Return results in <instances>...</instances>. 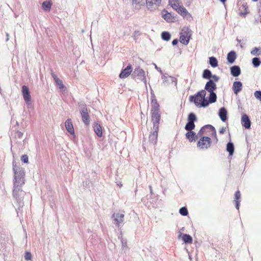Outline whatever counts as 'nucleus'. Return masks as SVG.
<instances>
[{
	"mask_svg": "<svg viewBox=\"0 0 261 261\" xmlns=\"http://www.w3.org/2000/svg\"><path fill=\"white\" fill-rule=\"evenodd\" d=\"M241 120L244 127L246 128H249L250 127L251 122L248 116L246 114L242 115Z\"/></svg>",
	"mask_w": 261,
	"mask_h": 261,
	"instance_id": "obj_20",
	"label": "nucleus"
},
{
	"mask_svg": "<svg viewBox=\"0 0 261 261\" xmlns=\"http://www.w3.org/2000/svg\"><path fill=\"white\" fill-rule=\"evenodd\" d=\"M51 75L54 78L56 86L63 92L66 91V88L64 85L62 81L59 79L57 77V75L54 72L51 73Z\"/></svg>",
	"mask_w": 261,
	"mask_h": 261,
	"instance_id": "obj_16",
	"label": "nucleus"
},
{
	"mask_svg": "<svg viewBox=\"0 0 261 261\" xmlns=\"http://www.w3.org/2000/svg\"><path fill=\"white\" fill-rule=\"evenodd\" d=\"M211 138L208 137H202L197 143V147L200 149H206L210 147Z\"/></svg>",
	"mask_w": 261,
	"mask_h": 261,
	"instance_id": "obj_7",
	"label": "nucleus"
},
{
	"mask_svg": "<svg viewBox=\"0 0 261 261\" xmlns=\"http://www.w3.org/2000/svg\"><path fill=\"white\" fill-rule=\"evenodd\" d=\"M179 213L182 216H187L188 215V210L186 207H182L179 209Z\"/></svg>",
	"mask_w": 261,
	"mask_h": 261,
	"instance_id": "obj_37",
	"label": "nucleus"
},
{
	"mask_svg": "<svg viewBox=\"0 0 261 261\" xmlns=\"http://www.w3.org/2000/svg\"><path fill=\"white\" fill-rule=\"evenodd\" d=\"M242 84L240 82H234L233 84L232 89L236 95L242 90Z\"/></svg>",
	"mask_w": 261,
	"mask_h": 261,
	"instance_id": "obj_21",
	"label": "nucleus"
},
{
	"mask_svg": "<svg viewBox=\"0 0 261 261\" xmlns=\"http://www.w3.org/2000/svg\"><path fill=\"white\" fill-rule=\"evenodd\" d=\"M145 4V0H133V5L136 9H140Z\"/></svg>",
	"mask_w": 261,
	"mask_h": 261,
	"instance_id": "obj_23",
	"label": "nucleus"
},
{
	"mask_svg": "<svg viewBox=\"0 0 261 261\" xmlns=\"http://www.w3.org/2000/svg\"><path fill=\"white\" fill-rule=\"evenodd\" d=\"M163 83L162 84L164 86H169L170 85H175L176 82V79L174 77L164 75L162 76Z\"/></svg>",
	"mask_w": 261,
	"mask_h": 261,
	"instance_id": "obj_12",
	"label": "nucleus"
},
{
	"mask_svg": "<svg viewBox=\"0 0 261 261\" xmlns=\"http://www.w3.org/2000/svg\"><path fill=\"white\" fill-rule=\"evenodd\" d=\"M119 186H120V187H121V186H122V185L119 184Z\"/></svg>",
	"mask_w": 261,
	"mask_h": 261,
	"instance_id": "obj_56",
	"label": "nucleus"
},
{
	"mask_svg": "<svg viewBox=\"0 0 261 261\" xmlns=\"http://www.w3.org/2000/svg\"><path fill=\"white\" fill-rule=\"evenodd\" d=\"M221 2H222L223 3H224L226 0H220Z\"/></svg>",
	"mask_w": 261,
	"mask_h": 261,
	"instance_id": "obj_50",
	"label": "nucleus"
},
{
	"mask_svg": "<svg viewBox=\"0 0 261 261\" xmlns=\"http://www.w3.org/2000/svg\"><path fill=\"white\" fill-rule=\"evenodd\" d=\"M254 96L255 98L261 101V91H256L254 92Z\"/></svg>",
	"mask_w": 261,
	"mask_h": 261,
	"instance_id": "obj_41",
	"label": "nucleus"
},
{
	"mask_svg": "<svg viewBox=\"0 0 261 261\" xmlns=\"http://www.w3.org/2000/svg\"><path fill=\"white\" fill-rule=\"evenodd\" d=\"M252 64L254 67H257L260 65L261 61L258 58L255 57L252 59Z\"/></svg>",
	"mask_w": 261,
	"mask_h": 261,
	"instance_id": "obj_35",
	"label": "nucleus"
},
{
	"mask_svg": "<svg viewBox=\"0 0 261 261\" xmlns=\"http://www.w3.org/2000/svg\"><path fill=\"white\" fill-rule=\"evenodd\" d=\"M241 47L243 48V46L242 45H240Z\"/></svg>",
	"mask_w": 261,
	"mask_h": 261,
	"instance_id": "obj_54",
	"label": "nucleus"
},
{
	"mask_svg": "<svg viewBox=\"0 0 261 261\" xmlns=\"http://www.w3.org/2000/svg\"><path fill=\"white\" fill-rule=\"evenodd\" d=\"M2 90L1 88L0 87V94H2Z\"/></svg>",
	"mask_w": 261,
	"mask_h": 261,
	"instance_id": "obj_52",
	"label": "nucleus"
},
{
	"mask_svg": "<svg viewBox=\"0 0 261 261\" xmlns=\"http://www.w3.org/2000/svg\"><path fill=\"white\" fill-rule=\"evenodd\" d=\"M237 41H238V42H240V40H239V39H237Z\"/></svg>",
	"mask_w": 261,
	"mask_h": 261,
	"instance_id": "obj_53",
	"label": "nucleus"
},
{
	"mask_svg": "<svg viewBox=\"0 0 261 261\" xmlns=\"http://www.w3.org/2000/svg\"><path fill=\"white\" fill-rule=\"evenodd\" d=\"M25 101L28 108H32L33 107L32 102H31V100H29V102L27 101Z\"/></svg>",
	"mask_w": 261,
	"mask_h": 261,
	"instance_id": "obj_44",
	"label": "nucleus"
},
{
	"mask_svg": "<svg viewBox=\"0 0 261 261\" xmlns=\"http://www.w3.org/2000/svg\"><path fill=\"white\" fill-rule=\"evenodd\" d=\"M178 43V40L177 39H174L172 42V44L173 45H176Z\"/></svg>",
	"mask_w": 261,
	"mask_h": 261,
	"instance_id": "obj_47",
	"label": "nucleus"
},
{
	"mask_svg": "<svg viewBox=\"0 0 261 261\" xmlns=\"http://www.w3.org/2000/svg\"><path fill=\"white\" fill-rule=\"evenodd\" d=\"M147 8L150 10L156 9L161 3V0H145Z\"/></svg>",
	"mask_w": 261,
	"mask_h": 261,
	"instance_id": "obj_14",
	"label": "nucleus"
},
{
	"mask_svg": "<svg viewBox=\"0 0 261 261\" xmlns=\"http://www.w3.org/2000/svg\"><path fill=\"white\" fill-rule=\"evenodd\" d=\"M237 55L236 52L231 51L227 54V60L229 63L232 64L235 61Z\"/></svg>",
	"mask_w": 261,
	"mask_h": 261,
	"instance_id": "obj_26",
	"label": "nucleus"
},
{
	"mask_svg": "<svg viewBox=\"0 0 261 261\" xmlns=\"http://www.w3.org/2000/svg\"><path fill=\"white\" fill-rule=\"evenodd\" d=\"M23 135V133H21V132L17 131L15 133V138L16 139L21 140L22 138Z\"/></svg>",
	"mask_w": 261,
	"mask_h": 261,
	"instance_id": "obj_39",
	"label": "nucleus"
},
{
	"mask_svg": "<svg viewBox=\"0 0 261 261\" xmlns=\"http://www.w3.org/2000/svg\"><path fill=\"white\" fill-rule=\"evenodd\" d=\"M153 65H154V67H155V68L156 70H158L159 71H160V72H161V69L160 68H159V67L156 66V65L155 64H153Z\"/></svg>",
	"mask_w": 261,
	"mask_h": 261,
	"instance_id": "obj_48",
	"label": "nucleus"
},
{
	"mask_svg": "<svg viewBox=\"0 0 261 261\" xmlns=\"http://www.w3.org/2000/svg\"><path fill=\"white\" fill-rule=\"evenodd\" d=\"M22 95L24 101L29 102V100H31V96L29 88L25 85L22 87Z\"/></svg>",
	"mask_w": 261,
	"mask_h": 261,
	"instance_id": "obj_17",
	"label": "nucleus"
},
{
	"mask_svg": "<svg viewBox=\"0 0 261 261\" xmlns=\"http://www.w3.org/2000/svg\"><path fill=\"white\" fill-rule=\"evenodd\" d=\"M209 63L214 68L217 67L218 65L217 59L214 57L209 58Z\"/></svg>",
	"mask_w": 261,
	"mask_h": 261,
	"instance_id": "obj_29",
	"label": "nucleus"
},
{
	"mask_svg": "<svg viewBox=\"0 0 261 261\" xmlns=\"http://www.w3.org/2000/svg\"><path fill=\"white\" fill-rule=\"evenodd\" d=\"M65 126L66 130L71 134H74V130L71 119H67L65 122Z\"/></svg>",
	"mask_w": 261,
	"mask_h": 261,
	"instance_id": "obj_19",
	"label": "nucleus"
},
{
	"mask_svg": "<svg viewBox=\"0 0 261 261\" xmlns=\"http://www.w3.org/2000/svg\"><path fill=\"white\" fill-rule=\"evenodd\" d=\"M27 260H30L32 259V254L30 252H26L24 256Z\"/></svg>",
	"mask_w": 261,
	"mask_h": 261,
	"instance_id": "obj_40",
	"label": "nucleus"
},
{
	"mask_svg": "<svg viewBox=\"0 0 261 261\" xmlns=\"http://www.w3.org/2000/svg\"><path fill=\"white\" fill-rule=\"evenodd\" d=\"M151 121L153 123V132L149 135V141L153 144H155L157 141L158 133L159 130V122L161 119V114L159 111V105L157 101L154 99V95L151 97Z\"/></svg>",
	"mask_w": 261,
	"mask_h": 261,
	"instance_id": "obj_1",
	"label": "nucleus"
},
{
	"mask_svg": "<svg viewBox=\"0 0 261 261\" xmlns=\"http://www.w3.org/2000/svg\"><path fill=\"white\" fill-rule=\"evenodd\" d=\"M113 223L118 227L121 224L124 220V214L121 212L114 213L113 215Z\"/></svg>",
	"mask_w": 261,
	"mask_h": 261,
	"instance_id": "obj_10",
	"label": "nucleus"
},
{
	"mask_svg": "<svg viewBox=\"0 0 261 261\" xmlns=\"http://www.w3.org/2000/svg\"><path fill=\"white\" fill-rule=\"evenodd\" d=\"M134 74L138 77V79L143 81L147 88V81L145 71L140 67L136 68L134 71Z\"/></svg>",
	"mask_w": 261,
	"mask_h": 261,
	"instance_id": "obj_9",
	"label": "nucleus"
},
{
	"mask_svg": "<svg viewBox=\"0 0 261 261\" xmlns=\"http://www.w3.org/2000/svg\"><path fill=\"white\" fill-rule=\"evenodd\" d=\"M162 38L164 40L169 41L170 39L171 35L167 32H163L162 33Z\"/></svg>",
	"mask_w": 261,
	"mask_h": 261,
	"instance_id": "obj_34",
	"label": "nucleus"
},
{
	"mask_svg": "<svg viewBox=\"0 0 261 261\" xmlns=\"http://www.w3.org/2000/svg\"><path fill=\"white\" fill-rule=\"evenodd\" d=\"M6 36L7 37L6 41H7L9 40V34L8 33H7Z\"/></svg>",
	"mask_w": 261,
	"mask_h": 261,
	"instance_id": "obj_49",
	"label": "nucleus"
},
{
	"mask_svg": "<svg viewBox=\"0 0 261 261\" xmlns=\"http://www.w3.org/2000/svg\"><path fill=\"white\" fill-rule=\"evenodd\" d=\"M149 188H150V193H152V188H151V186H149Z\"/></svg>",
	"mask_w": 261,
	"mask_h": 261,
	"instance_id": "obj_51",
	"label": "nucleus"
},
{
	"mask_svg": "<svg viewBox=\"0 0 261 261\" xmlns=\"http://www.w3.org/2000/svg\"><path fill=\"white\" fill-rule=\"evenodd\" d=\"M182 240L186 243L191 244L192 243V238L189 234H184L182 237Z\"/></svg>",
	"mask_w": 261,
	"mask_h": 261,
	"instance_id": "obj_30",
	"label": "nucleus"
},
{
	"mask_svg": "<svg viewBox=\"0 0 261 261\" xmlns=\"http://www.w3.org/2000/svg\"><path fill=\"white\" fill-rule=\"evenodd\" d=\"M227 112L225 108L223 107L220 109L219 116L222 121L224 122L227 120Z\"/></svg>",
	"mask_w": 261,
	"mask_h": 261,
	"instance_id": "obj_22",
	"label": "nucleus"
},
{
	"mask_svg": "<svg viewBox=\"0 0 261 261\" xmlns=\"http://www.w3.org/2000/svg\"><path fill=\"white\" fill-rule=\"evenodd\" d=\"M251 54L252 56H259L261 55V48L260 47H254L251 50Z\"/></svg>",
	"mask_w": 261,
	"mask_h": 261,
	"instance_id": "obj_32",
	"label": "nucleus"
},
{
	"mask_svg": "<svg viewBox=\"0 0 261 261\" xmlns=\"http://www.w3.org/2000/svg\"><path fill=\"white\" fill-rule=\"evenodd\" d=\"M203 77L206 79H209L212 76V73L210 70L208 69H205L203 73Z\"/></svg>",
	"mask_w": 261,
	"mask_h": 261,
	"instance_id": "obj_33",
	"label": "nucleus"
},
{
	"mask_svg": "<svg viewBox=\"0 0 261 261\" xmlns=\"http://www.w3.org/2000/svg\"><path fill=\"white\" fill-rule=\"evenodd\" d=\"M13 169L14 173V182L24 184V171L23 168L17 166L14 162H13Z\"/></svg>",
	"mask_w": 261,
	"mask_h": 261,
	"instance_id": "obj_4",
	"label": "nucleus"
},
{
	"mask_svg": "<svg viewBox=\"0 0 261 261\" xmlns=\"http://www.w3.org/2000/svg\"><path fill=\"white\" fill-rule=\"evenodd\" d=\"M226 150L229 152V155H232L234 151L233 144L231 142L227 143Z\"/></svg>",
	"mask_w": 261,
	"mask_h": 261,
	"instance_id": "obj_31",
	"label": "nucleus"
},
{
	"mask_svg": "<svg viewBox=\"0 0 261 261\" xmlns=\"http://www.w3.org/2000/svg\"><path fill=\"white\" fill-rule=\"evenodd\" d=\"M52 2L50 1H44L42 4V7L44 11L49 12L50 10Z\"/></svg>",
	"mask_w": 261,
	"mask_h": 261,
	"instance_id": "obj_25",
	"label": "nucleus"
},
{
	"mask_svg": "<svg viewBox=\"0 0 261 261\" xmlns=\"http://www.w3.org/2000/svg\"><path fill=\"white\" fill-rule=\"evenodd\" d=\"M174 8L173 9L187 20H190L192 19L191 15L188 12L187 10L185 7L180 5H174Z\"/></svg>",
	"mask_w": 261,
	"mask_h": 261,
	"instance_id": "obj_8",
	"label": "nucleus"
},
{
	"mask_svg": "<svg viewBox=\"0 0 261 261\" xmlns=\"http://www.w3.org/2000/svg\"><path fill=\"white\" fill-rule=\"evenodd\" d=\"M180 42L185 45L189 43L191 36V30L188 27H184L180 34Z\"/></svg>",
	"mask_w": 261,
	"mask_h": 261,
	"instance_id": "obj_6",
	"label": "nucleus"
},
{
	"mask_svg": "<svg viewBox=\"0 0 261 261\" xmlns=\"http://www.w3.org/2000/svg\"><path fill=\"white\" fill-rule=\"evenodd\" d=\"M196 120V117L195 115L192 113L189 115L188 117V122L185 126V129L187 131H191L195 127L194 121Z\"/></svg>",
	"mask_w": 261,
	"mask_h": 261,
	"instance_id": "obj_11",
	"label": "nucleus"
},
{
	"mask_svg": "<svg viewBox=\"0 0 261 261\" xmlns=\"http://www.w3.org/2000/svg\"><path fill=\"white\" fill-rule=\"evenodd\" d=\"M169 2L171 7L174 8V5H180L179 0H169Z\"/></svg>",
	"mask_w": 261,
	"mask_h": 261,
	"instance_id": "obj_38",
	"label": "nucleus"
},
{
	"mask_svg": "<svg viewBox=\"0 0 261 261\" xmlns=\"http://www.w3.org/2000/svg\"><path fill=\"white\" fill-rule=\"evenodd\" d=\"M121 244H122V249L123 250H126L127 249V247L126 242L123 240H122Z\"/></svg>",
	"mask_w": 261,
	"mask_h": 261,
	"instance_id": "obj_43",
	"label": "nucleus"
},
{
	"mask_svg": "<svg viewBox=\"0 0 261 261\" xmlns=\"http://www.w3.org/2000/svg\"><path fill=\"white\" fill-rule=\"evenodd\" d=\"M230 72L233 76H238L241 73V69L239 66H233L230 68Z\"/></svg>",
	"mask_w": 261,
	"mask_h": 261,
	"instance_id": "obj_27",
	"label": "nucleus"
},
{
	"mask_svg": "<svg viewBox=\"0 0 261 261\" xmlns=\"http://www.w3.org/2000/svg\"><path fill=\"white\" fill-rule=\"evenodd\" d=\"M81 114L83 122L86 125H89L90 123V117L88 113L87 109L86 106H83L81 109Z\"/></svg>",
	"mask_w": 261,
	"mask_h": 261,
	"instance_id": "obj_15",
	"label": "nucleus"
},
{
	"mask_svg": "<svg viewBox=\"0 0 261 261\" xmlns=\"http://www.w3.org/2000/svg\"><path fill=\"white\" fill-rule=\"evenodd\" d=\"M234 197V201L236 202V207L237 210H239L240 203V201H239V200L241 198V193L239 191H238L236 192Z\"/></svg>",
	"mask_w": 261,
	"mask_h": 261,
	"instance_id": "obj_28",
	"label": "nucleus"
},
{
	"mask_svg": "<svg viewBox=\"0 0 261 261\" xmlns=\"http://www.w3.org/2000/svg\"><path fill=\"white\" fill-rule=\"evenodd\" d=\"M23 184H20L16 182H14V189L13 194L14 197L17 200L20 199V197L22 194L23 192L21 187Z\"/></svg>",
	"mask_w": 261,
	"mask_h": 261,
	"instance_id": "obj_13",
	"label": "nucleus"
},
{
	"mask_svg": "<svg viewBox=\"0 0 261 261\" xmlns=\"http://www.w3.org/2000/svg\"><path fill=\"white\" fill-rule=\"evenodd\" d=\"M93 128L96 135L100 137L102 136V127L98 123H95L93 125Z\"/></svg>",
	"mask_w": 261,
	"mask_h": 261,
	"instance_id": "obj_24",
	"label": "nucleus"
},
{
	"mask_svg": "<svg viewBox=\"0 0 261 261\" xmlns=\"http://www.w3.org/2000/svg\"><path fill=\"white\" fill-rule=\"evenodd\" d=\"M216 85L211 80L207 82L205 85V90L210 92V102L211 103H214L216 101L217 95L214 92V91L216 89Z\"/></svg>",
	"mask_w": 261,
	"mask_h": 261,
	"instance_id": "obj_5",
	"label": "nucleus"
},
{
	"mask_svg": "<svg viewBox=\"0 0 261 261\" xmlns=\"http://www.w3.org/2000/svg\"><path fill=\"white\" fill-rule=\"evenodd\" d=\"M203 135H212L216 137V132L213 126L211 125H206L201 128L197 135H196L195 132L191 130L188 131V132L186 134V136L189 141L192 142L195 141L196 139H197L198 136L200 137Z\"/></svg>",
	"mask_w": 261,
	"mask_h": 261,
	"instance_id": "obj_2",
	"label": "nucleus"
},
{
	"mask_svg": "<svg viewBox=\"0 0 261 261\" xmlns=\"http://www.w3.org/2000/svg\"><path fill=\"white\" fill-rule=\"evenodd\" d=\"M225 131H226V128L225 127H222L220 129L219 132H220V134H223Z\"/></svg>",
	"mask_w": 261,
	"mask_h": 261,
	"instance_id": "obj_46",
	"label": "nucleus"
},
{
	"mask_svg": "<svg viewBox=\"0 0 261 261\" xmlns=\"http://www.w3.org/2000/svg\"><path fill=\"white\" fill-rule=\"evenodd\" d=\"M211 77L215 80V82H217L219 80V77L217 75H212Z\"/></svg>",
	"mask_w": 261,
	"mask_h": 261,
	"instance_id": "obj_45",
	"label": "nucleus"
},
{
	"mask_svg": "<svg viewBox=\"0 0 261 261\" xmlns=\"http://www.w3.org/2000/svg\"><path fill=\"white\" fill-rule=\"evenodd\" d=\"M164 19L166 20L168 22L172 21L173 18L172 17L171 15L169 13H166L163 16Z\"/></svg>",
	"mask_w": 261,
	"mask_h": 261,
	"instance_id": "obj_36",
	"label": "nucleus"
},
{
	"mask_svg": "<svg viewBox=\"0 0 261 261\" xmlns=\"http://www.w3.org/2000/svg\"><path fill=\"white\" fill-rule=\"evenodd\" d=\"M119 186H120V187H121V186H122V185L119 184Z\"/></svg>",
	"mask_w": 261,
	"mask_h": 261,
	"instance_id": "obj_55",
	"label": "nucleus"
},
{
	"mask_svg": "<svg viewBox=\"0 0 261 261\" xmlns=\"http://www.w3.org/2000/svg\"><path fill=\"white\" fill-rule=\"evenodd\" d=\"M206 92L205 90H202L198 92L195 96H191L190 100L194 102L195 105L198 108L206 107L211 103L210 96L206 97Z\"/></svg>",
	"mask_w": 261,
	"mask_h": 261,
	"instance_id": "obj_3",
	"label": "nucleus"
},
{
	"mask_svg": "<svg viewBox=\"0 0 261 261\" xmlns=\"http://www.w3.org/2000/svg\"><path fill=\"white\" fill-rule=\"evenodd\" d=\"M21 161L24 163H28L29 162V158L27 155L24 154L21 157Z\"/></svg>",
	"mask_w": 261,
	"mask_h": 261,
	"instance_id": "obj_42",
	"label": "nucleus"
},
{
	"mask_svg": "<svg viewBox=\"0 0 261 261\" xmlns=\"http://www.w3.org/2000/svg\"><path fill=\"white\" fill-rule=\"evenodd\" d=\"M132 68L130 65H128L123 69L119 74V77L121 79H125L128 77L132 72Z\"/></svg>",
	"mask_w": 261,
	"mask_h": 261,
	"instance_id": "obj_18",
	"label": "nucleus"
}]
</instances>
